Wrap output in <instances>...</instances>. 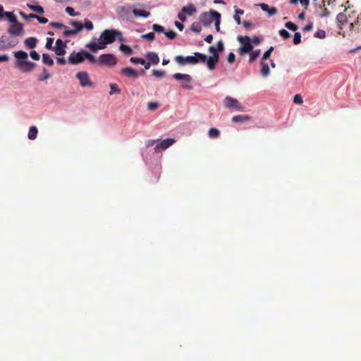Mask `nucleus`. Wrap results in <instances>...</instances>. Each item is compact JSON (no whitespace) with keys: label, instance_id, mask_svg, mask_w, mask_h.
Segmentation results:
<instances>
[{"label":"nucleus","instance_id":"1","mask_svg":"<svg viewBox=\"0 0 361 361\" xmlns=\"http://www.w3.org/2000/svg\"><path fill=\"white\" fill-rule=\"evenodd\" d=\"M116 39L119 42H123L124 38L121 31L115 29H106L100 35L99 38L94 37L85 45V47L93 53H97L99 50L104 49L107 44H112Z\"/></svg>","mask_w":361,"mask_h":361},{"label":"nucleus","instance_id":"2","mask_svg":"<svg viewBox=\"0 0 361 361\" xmlns=\"http://www.w3.org/2000/svg\"><path fill=\"white\" fill-rule=\"evenodd\" d=\"M13 55L16 59L15 61V66L21 72L29 73L31 72L35 68V63L27 61V54L22 50L16 51L13 52Z\"/></svg>","mask_w":361,"mask_h":361},{"label":"nucleus","instance_id":"3","mask_svg":"<svg viewBox=\"0 0 361 361\" xmlns=\"http://www.w3.org/2000/svg\"><path fill=\"white\" fill-rule=\"evenodd\" d=\"M175 60L177 63L181 65L185 63L196 64L197 63H205L207 61V56L200 52L194 53V56H188L183 57L182 56H176Z\"/></svg>","mask_w":361,"mask_h":361},{"label":"nucleus","instance_id":"4","mask_svg":"<svg viewBox=\"0 0 361 361\" xmlns=\"http://www.w3.org/2000/svg\"><path fill=\"white\" fill-rule=\"evenodd\" d=\"M238 40L240 44L238 49V53L243 56L245 54L250 52L253 49V46L251 43V38L248 36H238Z\"/></svg>","mask_w":361,"mask_h":361},{"label":"nucleus","instance_id":"5","mask_svg":"<svg viewBox=\"0 0 361 361\" xmlns=\"http://www.w3.org/2000/svg\"><path fill=\"white\" fill-rule=\"evenodd\" d=\"M118 63L117 58L113 54H104L97 59V64L99 66H114Z\"/></svg>","mask_w":361,"mask_h":361},{"label":"nucleus","instance_id":"6","mask_svg":"<svg viewBox=\"0 0 361 361\" xmlns=\"http://www.w3.org/2000/svg\"><path fill=\"white\" fill-rule=\"evenodd\" d=\"M214 13H218L216 11L211 10L209 13H202L200 16V22L205 26H209L214 20H216V16Z\"/></svg>","mask_w":361,"mask_h":361},{"label":"nucleus","instance_id":"7","mask_svg":"<svg viewBox=\"0 0 361 361\" xmlns=\"http://www.w3.org/2000/svg\"><path fill=\"white\" fill-rule=\"evenodd\" d=\"M76 78L79 80L82 87H92L93 82L89 78L86 71H80L76 73Z\"/></svg>","mask_w":361,"mask_h":361},{"label":"nucleus","instance_id":"8","mask_svg":"<svg viewBox=\"0 0 361 361\" xmlns=\"http://www.w3.org/2000/svg\"><path fill=\"white\" fill-rule=\"evenodd\" d=\"M224 106L228 109H235L237 111H242L243 107L239 103V102L233 97H226L224 99Z\"/></svg>","mask_w":361,"mask_h":361},{"label":"nucleus","instance_id":"9","mask_svg":"<svg viewBox=\"0 0 361 361\" xmlns=\"http://www.w3.org/2000/svg\"><path fill=\"white\" fill-rule=\"evenodd\" d=\"M83 54L84 51H80L77 53L73 52L68 56V62L73 65H76L82 63L85 61Z\"/></svg>","mask_w":361,"mask_h":361},{"label":"nucleus","instance_id":"10","mask_svg":"<svg viewBox=\"0 0 361 361\" xmlns=\"http://www.w3.org/2000/svg\"><path fill=\"white\" fill-rule=\"evenodd\" d=\"M18 43L17 39L7 40L5 36L0 37V50H6L14 47Z\"/></svg>","mask_w":361,"mask_h":361},{"label":"nucleus","instance_id":"11","mask_svg":"<svg viewBox=\"0 0 361 361\" xmlns=\"http://www.w3.org/2000/svg\"><path fill=\"white\" fill-rule=\"evenodd\" d=\"M8 32L14 36H20L22 35L24 32L23 30V25L22 23H12L8 29Z\"/></svg>","mask_w":361,"mask_h":361},{"label":"nucleus","instance_id":"12","mask_svg":"<svg viewBox=\"0 0 361 361\" xmlns=\"http://www.w3.org/2000/svg\"><path fill=\"white\" fill-rule=\"evenodd\" d=\"M174 142L175 140L173 138L165 139L154 147V152L156 153L161 152L162 151L171 146Z\"/></svg>","mask_w":361,"mask_h":361},{"label":"nucleus","instance_id":"13","mask_svg":"<svg viewBox=\"0 0 361 361\" xmlns=\"http://www.w3.org/2000/svg\"><path fill=\"white\" fill-rule=\"evenodd\" d=\"M66 44L61 39H58L56 41V46L53 48L55 54L57 56H64L66 54Z\"/></svg>","mask_w":361,"mask_h":361},{"label":"nucleus","instance_id":"14","mask_svg":"<svg viewBox=\"0 0 361 361\" xmlns=\"http://www.w3.org/2000/svg\"><path fill=\"white\" fill-rule=\"evenodd\" d=\"M219 60V55L214 54V56H209V58L207 57V61L205 63H207V67L209 70H214Z\"/></svg>","mask_w":361,"mask_h":361},{"label":"nucleus","instance_id":"15","mask_svg":"<svg viewBox=\"0 0 361 361\" xmlns=\"http://www.w3.org/2000/svg\"><path fill=\"white\" fill-rule=\"evenodd\" d=\"M121 73L124 75L134 79L137 78L139 75L137 71L130 67L122 68Z\"/></svg>","mask_w":361,"mask_h":361},{"label":"nucleus","instance_id":"16","mask_svg":"<svg viewBox=\"0 0 361 361\" xmlns=\"http://www.w3.org/2000/svg\"><path fill=\"white\" fill-rule=\"evenodd\" d=\"M173 78L177 80H183L187 82H190L192 81V77L188 74L177 73L173 75Z\"/></svg>","mask_w":361,"mask_h":361},{"label":"nucleus","instance_id":"17","mask_svg":"<svg viewBox=\"0 0 361 361\" xmlns=\"http://www.w3.org/2000/svg\"><path fill=\"white\" fill-rule=\"evenodd\" d=\"M260 7L262 11L267 12L270 16H272L277 13V8L275 7L269 8L267 4L262 3L260 5Z\"/></svg>","mask_w":361,"mask_h":361},{"label":"nucleus","instance_id":"18","mask_svg":"<svg viewBox=\"0 0 361 361\" xmlns=\"http://www.w3.org/2000/svg\"><path fill=\"white\" fill-rule=\"evenodd\" d=\"M147 59L150 63L157 65L159 62V58L155 52H149L147 54Z\"/></svg>","mask_w":361,"mask_h":361},{"label":"nucleus","instance_id":"19","mask_svg":"<svg viewBox=\"0 0 361 361\" xmlns=\"http://www.w3.org/2000/svg\"><path fill=\"white\" fill-rule=\"evenodd\" d=\"M251 120V117L248 115H237L232 118L233 123H244Z\"/></svg>","mask_w":361,"mask_h":361},{"label":"nucleus","instance_id":"20","mask_svg":"<svg viewBox=\"0 0 361 361\" xmlns=\"http://www.w3.org/2000/svg\"><path fill=\"white\" fill-rule=\"evenodd\" d=\"M261 75L264 77H267L270 73V70L268 63L265 61L261 60Z\"/></svg>","mask_w":361,"mask_h":361},{"label":"nucleus","instance_id":"21","mask_svg":"<svg viewBox=\"0 0 361 361\" xmlns=\"http://www.w3.org/2000/svg\"><path fill=\"white\" fill-rule=\"evenodd\" d=\"M37 39L35 37H30L25 39V45L28 49H34L37 45Z\"/></svg>","mask_w":361,"mask_h":361},{"label":"nucleus","instance_id":"22","mask_svg":"<svg viewBox=\"0 0 361 361\" xmlns=\"http://www.w3.org/2000/svg\"><path fill=\"white\" fill-rule=\"evenodd\" d=\"M181 11L185 14L192 16L193 13L196 12V8L193 4H190L188 6L183 7Z\"/></svg>","mask_w":361,"mask_h":361},{"label":"nucleus","instance_id":"23","mask_svg":"<svg viewBox=\"0 0 361 361\" xmlns=\"http://www.w3.org/2000/svg\"><path fill=\"white\" fill-rule=\"evenodd\" d=\"M346 11L347 8H345L343 13H340L336 16V20L341 25H344L348 23V18L345 13Z\"/></svg>","mask_w":361,"mask_h":361},{"label":"nucleus","instance_id":"24","mask_svg":"<svg viewBox=\"0 0 361 361\" xmlns=\"http://www.w3.org/2000/svg\"><path fill=\"white\" fill-rule=\"evenodd\" d=\"M70 24L74 27V32L75 35H77L79 32H80L83 29L82 24L78 20H71Z\"/></svg>","mask_w":361,"mask_h":361},{"label":"nucleus","instance_id":"25","mask_svg":"<svg viewBox=\"0 0 361 361\" xmlns=\"http://www.w3.org/2000/svg\"><path fill=\"white\" fill-rule=\"evenodd\" d=\"M133 13L136 16H141L144 18H147L150 16V13L149 11H147L145 10L142 9H133Z\"/></svg>","mask_w":361,"mask_h":361},{"label":"nucleus","instance_id":"26","mask_svg":"<svg viewBox=\"0 0 361 361\" xmlns=\"http://www.w3.org/2000/svg\"><path fill=\"white\" fill-rule=\"evenodd\" d=\"M27 6L31 10L37 13L42 14L44 13V8L39 5H32L30 4H27Z\"/></svg>","mask_w":361,"mask_h":361},{"label":"nucleus","instance_id":"27","mask_svg":"<svg viewBox=\"0 0 361 361\" xmlns=\"http://www.w3.org/2000/svg\"><path fill=\"white\" fill-rule=\"evenodd\" d=\"M83 56H84L85 59L88 60V61L90 63H97V59H96L95 56H93L92 54H90L86 51H84Z\"/></svg>","mask_w":361,"mask_h":361},{"label":"nucleus","instance_id":"28","mask_svg":"<svg viewBox=\"0 0 361 361\" xmlns=\"http://www.w3.org/2000/svg\"><path fill=\"white\" fill-rule=\"evenodd\" d=\"M42 62L49 66H52L54 65V61L48 54H42Z\"/></svg>","mask_w":361,"mask_h":361},{"label":"nucleus","instance_id":"29","mask_svg":"<svg viewBox=\"0 0 361 361\" xmlns=\"http://www.w3.org/2000/svg\"><path fill=\"white\" fill-rule=\"evenodd\" d=\"M38 130L37 127L35 126H31L30 128L27 137L30 140H34L36 138L37 135Z\"/></svg>","mask_w":361,"mask_h":361},{"label":"nucleus","instance_id":"30","mask_svg":"<svg viewBox=\"0 0 361 361\" xmlns=\"http://www.w3.org/2000/svg\"><path fill=\"white\" fill-rule=\"evenodd\" d=\"M4 16L6 17L7 20L11 23H19L16 16L11 12H5Z\"/></svg>","mask_w":361,"mask_h":361},{"label":"nucleus","instance_id":"31","mask_svg":"<svg viewBox=\"0 0 361 361\" xmlns=\"http://www.w3.org/2000/svg\"><path fill=\"white\" fill-rule=\"evenodd\" d=\"M51 77V75L48 73L47 70L44 68L42 70V73L39 75L37 78L38 81H45Z\"/></svg>","mask_w":361,"mask_h":361},{"label":"nucleus","instance_id":"32","mask_svg":"<svg viewBox=\"0 0 361 361\" xmlns=\"http://www.w3.org/2000/svg\"><path fill=\"white\" fill-rule=\"evenodd\" d=\"M220 135V131L217 128H212L208 131V136L210 138H217Z\"/></svg>","mask_w":361,"mask_h":361},{"label":"nucleus","instance_id":"33","mask_svg":"<svg viewBox=\"0 0 361 361\" xmlns=\"http://www.w3.org/2000/svg\"><path fill=\"white\" fill-rule=\"evenodd\" d=\"M260 50L259 49H256L255 51H251L250 53V59H249V62L250 63H252L253 61H255L257 58L259 56L260 54Z\"/></svg>","mask_w":361,"mask_h":361},{"label":"nucleus","instance_id":"34","mask_svg":"<svg viewBox=\"0 0 361 361\" xmlns=\"http://www.w3.org/2000/svg\"><path fill=\"white\" fill-rule=\"evenodd\" d=\"M119 49L123 53H124L125 54H127V55H130L133 54V49H131V47L126 44H121Z\"/></svg>","mask_w":361,"mask_h":361},{"label":"nucleus","instance_id":"35","mask_svg":"<svg viewBox=\"0 0 361 361\" xmlns=\"http://www.w3.org/2000/svg\"><path fill=\"white\" fill-rule=\"evenodd\" d=\"M110 86V92H109V94L110 95H112L114 93H117V94H120L121 93V90L120 88L118 87V85L115 83H111L109 85Z\"/></svg>","mask_w":361,"mask_h":361},{"label":"nucleus","instance_id":"36","mask_svg":"<svg viewBox=\"0 0 361 361\" xmlns=\"http://www.w3.org/2000/svg\"><path fill=\"white\" fill-rule=\"evenodd\" d=\"M216 16L215 28L217 32L220 30L221 14L219 13H214Z\"/></svg>","mask_w":361,"mask_h":361},{"label":"nucleus","instance_id":"37","mask_svg":"<svg viewBox=\"0 0 361 361\" xmlns=\"http://www.w3.org/2000/svg\"><path fill=\"white\" fill-rule=\"evenodd\" d=\"M83 28H85L87 30H93V23L90 20L86 19L85 20V23L82 25Z\"/></svg>","mask_w":361,"mask_h":361},{"label":"nucleus","instance_id":"38","mask_svg":"<svg viewBox=\"0 0 361 361\" xmlns=\"http://www.w3.org/2000/svg\"><path fill=\"white\" fill-rule=\"evenodd\" d=\"M201 30V26L198 23H192L190 26V30L195 33H200Z\"/></svg>","mask_w":361,"mask_h":361},{"label":"nucleus","instance_id":"39","mask_svg":"<svg viewBox=\"0 0 361 361\" xmlns=\"http://www.w3.org/2000/svg\"><path fill=\"white\" fill-rule=\"evenodd\" d=\"M130 61L133 63L145 64V60L141 58L131 57Z\"/></svg>","mask_w":361,"mask_h":361},{"label":"nucleus","instance_id":"40","mask_svg":"<svg viewBox=\"0 0 361 361\" xmlns=\"http://www.w3.org/2000/svg\"><path fill=\"white\" fill-rule=\"evenodd\" d=\"M164 35L170 39H173L176 37L177 34L173 30H169L164 32Z\"/></svg>","mask_w":361,"mask_h":361},{"label":"nucleus","instance_id":"41","mask_svg":"<svg viewBox=\"0 0 361 361\" xmlns=\"http://www.w3.org/2000/svg\"><path fill=\"white\" fill-rule=\"evenodd\" d=\"M159 107L157 102H150L147 104V109L149 111H155Z\"/></svg>","mask_w":361,"mask_h":361},{"label":"nucleus","instance_id":"42","mask_svg":"<svg viewBox=\"0 0 361 361\" xmlns=\"http://www.w3.org/2000/svg\"><path fill=\"white\" fill-rule=\"evenodd\" d=\"M152 29L154 32H165L164 27L158 24H154L152 26Z\"/></svg>","mask_w":361,"mask_h":361},{"label":"nucleus","instance_id":"43","mask_svg":"<svg viewBox=\"0 0 361 361\" xmlns=\"http://www.w3.org/2000/svg\"><path fill=\"white\" fill-rule=\"evenodd\" d=\"M285 26L290 30H293V31H296L298 30V26L293 23V22H287L286 24H285Z\"/></svg>","mask_w":361,"mask_h":361},{"label":"nucleus","instance_id":"44","mask_svg":"<svg viewBox=\"0 0 361 361\" xmlns=\"http://www.w3.org/2000/svg\"><path fill=\"white\" fill-rule=\"evenodd\" d=\"M166 73L164 71H158L156 69L152 70V75L157 78H161L165 75Z\"/></svg>","mask_w":361,"mask_h":361},{"label":"nucleus","instance_id":"45","mask_svg":"<svg viewBox=\"0 0 361 361\" xmlns=\"http://www.w3.org/2000/svg\"><path fill=\"white\" fill-rule=\"evenodd\" d=\"M143 39H146L149 41H153L155 38V34L152 32L142 35Z\"/></svg>","mask_w":361,"mask_h":361},{"label":"nucleus","instance_id":"46","mask_svg":"<svg viewBox=\"0 0 361 361\" xmlns=\"http://www.w3.org/2000/svg\"><path fill=\"white\" fill-rule=\"evenodd\" d=\"M53 42H54V38H51V37H47V42H46V44H45V47L47 49H53Z\"/></svg>","mask_w":361,"mask_h":361},{"label":"nucleus","instance_id":"47","mask_svg":"<svg viewBox=\"0 0 361 361\" xmlns=\"http://www.w3.org/2000/svg\"><path fill=\"white\" fill-rule=\"evenodd\" d=\"M279 35L284 39H288L290 37V34L285 29L280 30Z\"/></svg>","mask_w":361,"mask_h":361},{"label":"nucleus","instance_id":"48","mask_svg":"<svg viewBox=\"0 0 361 361\" xmlns=\"http://www.w3.org/2000/svg\"><path fill=\"white\" fill-rule=\"evenodd\" d=\"M64 31H63V35L65 37H69L71 35H76L73 30H68L66 26H65Z\"/></svg>","mask_w":361,"mask_h":361},{"label":"nucleus","instance_id":"49","mask_svg":"<svg viewBox=\"0 0 361 361\" xmlns=\"http://www.w3.org/2000/svg\"><path fill=\"white\" fill-rule=\"evenodd\" d=\"M66 12L71 16H77L79 15L78 13H75L74 9L70 6L66 8Z\"/></svg>","mask_w":361,"mask_h":361},{"label":"nucleus","instance_id":"50","mask_svg":"<svg viewBox=\"0 0 361 361\" xmlns=\"http://www.w3.org/2000/svg\"><path fill=\"white\" fill-rule=\"evenodd\" d=\"M301 42V35L300 32H295L293 37V44H298Z\"/></svg>","mask_w":361,"mask_h":361},{"label":"nucleus","instance_id":"51","mask_svg":"<svg viewBox=\"0 0 361 361\" xmlns=\"http://www.w3.org/2000/svg\"><path fill=\"white\" fill-rule=\"evenodd\" d=\"M325 32L322 30H319L314 33V37L320 39L325 37Z\"/></svg>","mask_w":361,"mask_h":361},{"label":"nucleus","instance_id":"52","mask_svg":"<svg viewBox=\"0 0 361 361\" xmlns=\"http://www.w3.org/2000/svg\"><path fill=\"white\" fill-rule=\"evenodd\" d=\"M50 25L53 27L58 28V29H61V28L65 27V25L61 23L51 22L50 23Z\"/></svg>","mask_w":361,"mask_h":361},{"label":"nucleus","instance_id":"53","mask_svg":"<svg viewBox=\"0 0 361 361\" xmlns=\"http://www.w3.org/2000/svg\"><path fill=\"white\" fill-rule=\"evenodd\" d=\"M30 57L35 61H38L40 58L39 54L36 51H32L30 53Z\"/></svg>","mask_w":361,"mask_h":361},{"label":"nucleus","instance_id":"54","mask_svg":"<svg viewBox=\"0 0 361 361\" xmlns=\"http://www.w3.org/2000/svg\"><path fill=\"white\" fill-rule=\"evenodd\" d=\"M293 102L295 104H301L303 102V99H302V97L300 94H296V95L294 96Z\"/></svg>","mask_w":361,"mask_h":361},{"label":"nucleus","instance_id":"55","mask_svg":"<svg viewBox=\"0 0 361 361\" xmlns=\"http://www.w3.org/2000/svg\"><path fill=\"white\" fill-rule=\"evenodd\" d=\"M235 56L233 52L228 54L227 61L229 63H233L235 61Z\"/></svg>","mask_w":361,"mask_h":361},{"label":"nucleus","instance_id":"56","mask_svg":"<svg viewBox=\"0 0 361 361\" xmlns=\"http://www.w3.org/2000/svg\"><path fill=\"white\" fill-rule=\"evenodd\" d=\"M216 49H217V51L218 52H222L224 51V44L221 41H219L217 43H216Z\"/></svg>","mask_w":361,"mask_h":361},{"label":"nucleus","instance_id":"57","mask_svg":"<svg viewBox=\"0 0 361 361\" xmlns=\"http://www.w3.org/2000/svg\"><path fill=\"white\" fill-rule=\"evenodd\" d=\"M209 51L212 54V56H214V54H219L218 51H217V49H216L215 47L214 46H210L209 47Z\"/></svg>","mask_w":361,"mask_h":361},{"label":"nucleus","instance_id":"58","mask_svg":"<svg viewBox=\"0 0 361 361\" xmlns=\"http://www.w3.org/2000/svg\"><path fill=\"white\" fill-rule=\"evenodd\" d=\"M261 42V39L258 36H254L252 39H251V43H254L255 44H259Z\"/></svg>","mask_w":361,"mask_h":361},{"label":"nucleus","instance_id":"59","mask_svg":"<svg viewBox=\"0 0 361 361\" xmlns=\"http://www.w3.org/2000/svg\"><path fill=\"white\" fill-rule=\"evenodd\" d=\"M178 18L181 22H185L186 20L185 14L184 13H182V11L178 13Z\"/></svg>","mask_w":361,"mask_h":361},{"label":"nucleus","instance_id":"60","mask_svg":"<svg viewBox=\"0 0 361 361\" xmlns=\"http://www.w3.org/2000/svg\"><path fill=\"white\" fill-rule=\"evenodd\" d=\"M40 23L45 24L48 22V19L44 17L38 16L36 18Z\"/></svg>","mask_w":361,"mask_h":361},{"label":"nucleus","instance_id":"61","mask_svg":"<svg viewBox=\"0 0 361 361\" xmlns=\"http://www.w3.org/2000/svg\"><path fill=\"white\" fill-rule=\"evenodd\" d=\"M158 140H148L146 141L145 145L147 147L152 146Z\"/></svg>","mask_w":361,"mask_h":361},{"label":"nucleus","instance_id":"62","mask_svg":"<svg viewBox=\"0 0 361 361\" xmlns=\"http://www.w3.org/2000/svg\"><path fill=\"white\" fill-rule=\"evenodd\" d=\"M9 60V57L7 54L0 55V63L6 62Z\"/></svg>","mask_w":361,"mask_h":361},{"label":"nucleus","instance_id":"63","mask_svg":"<svg viewBox=\"0 0 361 361\" xmlns=\"http://www.w3.org/2000/svg\"><path fill=\"white\" fill-rule=\"evenodd\" d=\"M313 27V23H310L303 27L304 31H310Z\"/></svg>","mask_w":361,"mask_h":361},{"label":"nucleus","instance_id":"64","mask_svg":"<svg viewBox=\"0 0 361 361\" xmlns=\"http://www.w3.org/2000/svg\"><path fill=\"white\" fill-rule=\"evenodd\" d=\"M174 24H175V26H176V27H177L180 31H182V30H183L184 26H183V25L181 23H180V22H178V21H176Z\"/></svg>","mask_w":361,"mask_h":361}]
</instances>
